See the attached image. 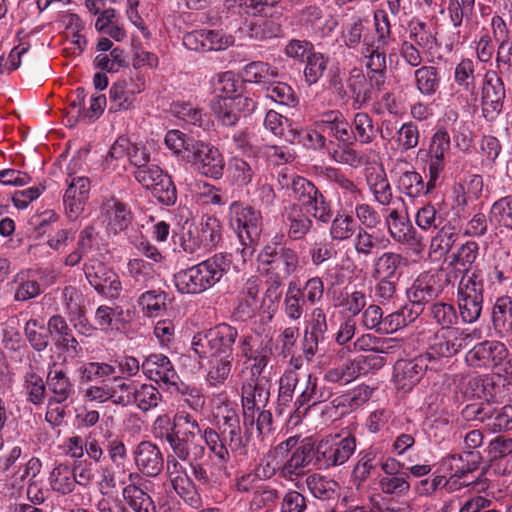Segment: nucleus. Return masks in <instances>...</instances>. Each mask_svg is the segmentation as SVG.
I'll use <instances>...</instances> for the list:
<instances>
[{
  "instance_id": "nucleus-1",
  "label": "nucleus",
  "mask_w": 512,
  "mask_h": 512,
  "mask_svg": "<svg viewBox=\"0 0 512 512\" xmlns=\"http://www.w3.org/2000/svg\"><path fill=\"white\" fill-rule=\"evenodd\" d=\"M181 456L166 461V474L175 493L190 507L202 506L201 492L217 485L215 473L209 471L202 462L206 449H200L195 455Z\"/></svg>"
},
{
  "instance_id": "nucleus-2",
  "label": "nucleus",
  "mask_w": 512,
  "mask_h": 512,
  "mask_svg": "<svg viewBox=\"0 0 512 512\" xmlns=\"http://www.w3.org/2000/svg\"><path fill=\"white\" fill-rule=\"evenodd\" d=\"M232 254L219 252L174 274V284L181 294L198 295L214 287L230 271Z\"/></svg>"
},
{
  "instance_id": "nucleus-3",
  "label": "nucleus",
  "mask_w": 512,
  "mask_h": 512,
  "mask_svg": "<svg viewBox=\"0 0 512 512\" xmlns=\"http://www.w3.org/2000/svg\"><path fill=\"white\" fill-rule=\"evenodd\" d=\"M284 234L273 237L257 255L258 268L262 275L285 281L301 270L300 256L296 249L281 245Z\"/></svg>"
},
{
  "instance_id": "nucleus-4",
  "label": "nucleus",
  "mask_w": 512,
  "mask_h": 512,
  "mask_svg": "<svg viewBox=\"0 0 512 512\" xmlns=\"http://www.w3.org/2000/svg\"><path fill=\"white\" fill-rule=\"evenodd\" d=\"M484 279L479 270L461 276L456 292L457 312L464 324L476 323L484 305Z\"/></svg>"
},
{
  "instance_id": "nucleus-5",
  "label": "nucleus",
  "mask_w": 512,
  "mask_h": 512,
  "mask_svg": "<svg viewBox=\"0 0 512 512\" xmlns=\"http://www.w3.org/2000/svg\"><path fill=\"white\" fill-rule=\"evenodd\" d=\"M238 337V329L223 322L197 332L192 338L191 347L200 359H205L210 354L234 356Z\"/></svg>"
},
{
  "instance_id": "nucleus-6",
  "label": "nucleus",
  "mask_w": 512,
  "mask_h": 512,
  "mask_svg": "<svg viewBox=\"0 0 512 512\" xmlns=\"http://www.w3.org/2000/svg\"><path fill=\"white\" fill-rule=\"evenodd\" d=\"M203 427L198 420L185 410H179L173 415V432L170 437L169 447L172 451L166 461H173L174 457L195 455L200 449L205 448L198 436H201Z\"/></svg>"
},
{
  "instance_id": "nucleus-7",
  "label": "nucleus",
  "mask_w": 512,
  "mask_h": 512,
  "mask_svg": "<svg viewBox=\"0 0 512 512\" xmlns=\"http://www.w3.org/2000/svg\"><path fill=\"white\" fill-rule=\"evenodd\" d=\"M292 197L302 210L318 223L328 224L334 214L333 203L309 179L298 176L290 183Z\"/></svg>"
},
{
  "instance_id": "nucleus-8",
  "label": "nucleus",
  "mask_w": 512,
  "mask_h": 512,
  "mask_svg": "<svg viewBox=\"0 0 512 512\" xmlns=\"http://www.w3.org/2000/svg\"><path fill=\"white\" fill-rule=\"evenodd\" d=\"M477 331L467 328L438 329L431 338L425 351L429 357L439 362V372L444 369V359H449L459 354L474 339Z\"/></svg>"
},
{
  "instance_id": "nucleus-9",
  "label": "nucleus",
  "mask_w": 512,
  "mask_h": 512,
  "mask_svg": "<svg viewBox=\"0 0 512 512\" xmlns=\"http://www.w3.org/2000/svg\"><path fill=\"white\" fill-rule=\"evenodd\" d=\"M451 281V273L442 269L421 273L406 292L415 314H422L424 305L436 300Z\"/></svg>"
},
{
  "instance_id": "nucleus-10",
  "label": "nucleus",
  "mask_w": 512,
  "mask_h": 512,
  "mask_svg": "<svg viewBox=\"0 0 512 512\" xmlns=\"http://www.w3.org/2000/svg\"><path fill=\"white\" fill-rule=\"evenodd\" d=\"M427 371L439 372V362L425 352L412 358L398 359L393 366L392 381L397 390L411 391Z\"/></svg>"
},
{
  "instance_id": "nucleus-11",
  "label": "nucleus",
  "mask_w": 512,
  "mask_h": 512,
  "mask_svg": "<svg viewBox=\"0 0 512 512\" xmlns=\"http://www.w3.org/2000/svg\"><path fill=\"white\" fill-rule=\"evenodd\" d=\"M316 467L329 469L346 463L356 450V438L348 434L330 435L320 440L315 446Z\"/></svg>"
},
{
  "instance_id": "nucleus-12",
  "label": "nucleus",
  "mask_w": 512,
  "mask_h": 512,
  "mask_svg": "<svg viewBox=\"0 0 512 512\" xmlns=\"http://www.w3.org/2000/svg\"><path fill=\"white\" fill-rule=\"evenodd\" d=\"M222 240V226L220 221L210 215L201 218L199 225L190 226L187 232L180 236V247L188 254L199 250L215 248Z\"/></svg>"
},
{
  "instance_id": "nucleus-13",
  "label": "nucleus",
  "mask_w": 512,
  "mask_h": 512,
  "mask_svg": "<svg viewBox=\"0 0 512 512\" xmlns=\"http://www.w3.org/2000/svg\"><path fill=\"white\" fill-rule=\"evenodd\" d=\"M509 353L504 342L486 339L476 343L465 353L464 362L472 369H494L505 365Z\"/></svg>"
},
{
  "instance_id": "nucleus-14",
  "label": "nucleus",
  "mask_w": 512,
  "mask_h": 512,
  "mask_svg": "<svg viewBox=\"0 0 512 512\" xmlns=\"http://www.w3.org/2000/svg\"><path fill=\"white\" fill-rule=\"evenodd\" d=\"M499 74L495 70H487L479 89L482 115L487 121H494L503 111L506 89Z\"/></svg>"
},
{
  "instance_id": "nucleus-15",
  "label": "nucleus",
  "mask_w": 512,
  "mask_h": 512,
  "mask_svg": "<svg viewBox=\"0 0 512 512\" xmlns=\"http://www.w3.org/2000/svg\"><path fill=\"white\" fill-rule=\"evenodd\" d=\"M228 222L239 239L258 241L262 231V214L259 210L234 201L229 207Z\"/></svg>"
},
{
  "instance_id": "nucleus-16",
  "label": "nucleus",
  "mask_w": 512,
  "mask_h": 512,
  "mask_svg": "<svg viewBox=\"0 0 512 512\" xmlns=\"http://www.w3.org/2000/svg\"><path fill=\"white\" fill-rule=\"evenodd\" d=\"M191 162L195 170L212 179H220L224 174L225 161L220 150L210 143L200 140L190 148Z\"/></svg>"
},
{
  "instance_id": "nucleus-17",
  "label": "nucleus",
  "mask_w": 512,
  "mask_h": 512,
  "mask_svg": "<svg viewBox=\"0 0 512 512\" xmlns=\"http://www.w3.org/2000/svg\"><path fill=\"white\" fill-rule=\"evenodd\" d=\"M153 490L154 483L152 481L138 473L131 472L122 495L133 512H156V506L150 495Z\"/></svg>"
},
{
  "instance_id": "nucleus-18",
  "label": "nucleus",
  "mask_w": 512,
  "mask_h": 512,
  "mask_svg": "<svg viewBox=\"0 0 512 512\" xmlns=\"http://www.w3.org/2000/svg\"><path fill=\"white\" fill-rule=\"evenodd\" d=\"M137 473L142 477H157L164 469V455L160 447L149 440L138 443L132 451Z\"/></svg>"
},
{
  "instance_id": "nucleus-19",
  "label": "nucleus",
  "mask_w": 512,
  "mask_h": 512,
  "mask_svg": "<svg viewBox=\"0 0 512 512\" xmlns=\"http://www.w3.org/2000/svg\"><path fill=\"white\" fill-rule=\"evenodd\" d=\"M281 222L286 236L292 241L304 240L311 232L314 221L297 203H289L281 211Z\"/></svg>"
},
{
  "instance_id": "nucleus-20",
  "label": "nucleus",
  "mask_w": 512,
  "mask_h": 512,
  "mask_svg": "<svg viewBox=\"0 0 512 512\" xmlns=\"http://www.w3.org/2000/svg\"><path fill=\"white\" fill-rule=\"evenodd\" d=\"M141 370L150 381L159 386H166L167 389H171V385L179 380V375L171 360L161 353H153L146 357L141 364Z\"/></svg>"
},
{
  "instance_id": "nucleus-21",
  "label": "nucleus",
  "mask_w": 512,
  "mask_h": 512,
  "mask_svg": "<svg viewBox=\"0 0 512 512\" xmlns=\"http://www.w3.org/2000/svg\"><path fill=\"white\" fill-rule=\"evenodd\" d=\"M385 225L390 237L398 244L416 247L422 242V236L413 227L410 219L397 209L389 211L385 217Z\"/></svg>"
},
{
  "instance_id": "nucleus-22",
  "label": "nucleus",
  "mask_w": 512,
  "mask_h": 512,
  "mask_svg": "<svg viewBox=\"0 0 512 512\" xmlns=\"http://www.w3.org/2000/svg\"><path fill=\"white\" fill-rule=\"evenodd\" d=\"M256 107V103L251 98L233 99H212L210 108L216 119L224 126H235L240 117L241 112H252Z\"/></svg>"
},
{
  "instance_id": "nucleus-23",
  "label": "nucleus",
  "mask_w": 512,
  "mask_h": 512,
  "mask_svg": "<svg viewBox=\"0 0 512 512\" xmlns=\"http://www.w3.org/2000/svg\"><path fill=\"white\" fill-rule=\"evenodd\" d=\"M47 327L53 336L54 345L65 352L70 358H78L83 354V348L74 337L72 329L66 319L61 315H53L49 318Z\"/></svg>"
},
{
  "instance_id": "nucleus-24",
  "label": "nucleus",
  "mask_w": 512,
  "mask_h": 512,
  "mask_svg": "<svg viewBox=\"0 0 512 512\" xmlns=\"http://www.w3.org/2000/svg\"><path fill=\"white\" fill-rule=\"evenodd\" d=\"M66 183L68 187L63 196V205L67 217L75 220L84 211L90 192V180L79 176L67 179Z\"/></svg>"
},
{
  "instance_id": "nucleus-25",
  "label": "nucleus",
  "mask_w": 512,
  "mask_h": 512,
  "mask_svg": "<svg viewBox=\"0 0 512 512\" xmlns=\"http://www.w3.org/2000/svg\"><path fill=\"white\" fill-rule=\"evenodd\" d=\"M477 63L470 58H463L456 64L453 73L454 83L465 97L468 104L475 105L479 101V86L476 74Z\"/></svg>"
},
{
  "instance_id": "nucleus-26",
  "label": "nucleus",
  "mask_w": 512,
  "mask_h": 512,
  "mask_svg": "<svg viewBox=\"0 0 512 512\" xmlns=\"http://www.w3.org/2000/svg\"><path fill=\"white\" fill-rule=\"evenodd\" d=\"M101 214L107 221V229L113 234L125 231L133 220L130 206L114 196L103 200Z\"/></svg>"
},
{
  "instance_id": "nucleus-27",
  "label": "nucleus",
  "mask_w": 512,
  "mask_h": 512,
  "mask_svg": "<svg viewBox=\"0 0 512 512\" xmlns=\"http://www.w3.org/2000/svg\"><path fill=\"white\" fill-rule=\"evenodd\" d=\"M343 39L349 49L360 46V51H363L374 45V33L369 18L353 16L344 28Z\"/></svg>"
},
{
  "instance_id": "nucleus-28",
  "label": "nucleus",
  "mask_w": 512,
  "mask_h": 512,
  "mask_svg": "<svg viewBox=\"0 0 512 512\" xmlns=\"http://www.w3.org/2000/svg\"><path fill=\"white\" fill-rule=\"evenodd\" d=\"M427 178V182H424L420 173L415 170H407L398 176L396 188L410 198L429 195L436 189L440 177L431 178V170H428Z\"/></svg>"
},
{
  "instance_id": "nucleus-29",
  "label": "nucleus",
  "mask_w": 512,
  "mask_h": 512,
  "mask_svg": "<svg viewBox=\"0 0 512 512\" xmlns=\"http://www.w3.org/2000/svg\"><path fill=\"white\" fill-rule=\"evenodd\" d=\"M346 86L350 91L352 108L355 110L365 107L372 100L373 90L376 89L369 76L365 75L363 70L358 67L350 70Z\"/></svg>"
},
{
  "instance_id": "nucleus-30",
  "label": "nucleus",
  "mask_w": 512,
  "mask_h": 512,
  "mask_svg": "<svg viewBox=\"0 0 512 512\" xmlns=\"http://www.w3.org/2000/svg\"><path fill=\"white\" fill-rule=\"evenodd\" d=\"M451 139L445 128H439L432 135L426 154L428 156V170L432 177H440L446 166L445 155L449 152Z\"/></svg>"
},
{
  "instance_id": "nucleus-31",
  "label": "nucleus",
  "mask_w": 512,
  "mask_h": 512,
  "mask_svg": "<svg viewBox=\"0 0 512 512\" xmlns=\"http://www.w3.org/2000/svg\"><path fill=\"white\" fill-rule=\"evenodd\" d=\"M387 47L372 45L369 48L360 51L365 60V67L368 70L367 75L376 86V90L383 89L387 78Z\"/></svg>"
},
{
  "instance_id": "nucleus-32",
  "label": "nucleus",
  "mask_w": 512,
  "mask_h": 512,
  "mask_svg": "<svg viewBox=\"0 0 512 512\" xmlns=\"http://www.w3.org/2000/svg\"><path fill=\"white\" fill-rule=\"evenodd\" d=\"M260 172L259 159L248 156L242 158L234 156L229 159L227 174L230 181L237 187H247L252 184L253 180Z\"/></svg>"
},
{
  "instance_id": "nucleus-33",
  "label": "nucleus",
  "mask_w": 512,
  "mask_h": 512,
  "mask_svg": "<svg viewBox=\"0 0 512 512\" xmlns=\"http://www.w3.org/2000/svg\"><path fill=\"white\" fill-rule=\"evenodd\" d=\"M46 384L51 393L49 398H51L53 402H65L75 394L74 383L67 372L58 367L55 362L48 367Z\"/></svg>"
},
{
  "instance_id": "nucleus-34",
  "label": "nucleus",
  "mask_w": 512,
  "mask_h": 512,
  "mask_svg": "<svg viewBox=\"0 0 512 512\" xmlns=\"http://www.w3.org/2000/svg\"><path fill=\"white\" fill-rule=\"evenodd\" d=\"M134 316L132 309L124 310L122 307H110L108 305H100L97 307L94 315L95 323L101 331L108 332L112 330H120L130 324Z\"/></svg>"
},
{
  "instance_id": "nucleus-35",
  "label": "nucleus",
  "mask_w": 512,
  "mask_h": 512,
  "mask_svg": "<svg viewBox=\"0 0 512 512\" xmlns=\"http://www.w3.org/2000/svg\"><path fill=\"white\" fill-rule=\"evenodd\" d=\"M261 280L257 277H250L244 284L239 303L234 314L241 320L251 319L259 308H262L259 293Z\"/></svg>"
},
{
  "instance_id": "nucleus-36",
  "label": "nucleus",
  "mask_w": 512,
  "mask_h": 512,
  "mask_svg": "<svg viewBox=\"0 0 512 512\" xmlns=\"http://www.w3.org/2000/svg\"><path fill=\"white\" fill-rule=\"evenodd\" d=\"M333 395L332 389L325 383L319 384L316 376L309 374L306 381L305 389L296 398L293 405L295 412H299L300 408L307 406L304 413L308 408L316 404L328 401Z\"/></svg>"
},
{
  "instance_id": "nucleus-37",
  "label": "nucleus",
  "mask_w": 512,
  "mask_h": 512,
  "mask_svg": "<svg viewBox=\"0 0 512 512\" xmlns=\"http://www.w3.org/2000/svg\"><path fill=\"white\" fill-rule=\"evenodd\" d=\"M494 334L499 339H507L512 335V299L501 296L496 299L491 312Z\"/></svg>"
},
{
  "instance_id": "nucleus-38",
  "label": "nucleus",
  "mask_w": 512,
  "mask_h": 512,
  "mask_svg": "<svg viewBox=\"0 0 512 512\" xmlns=\"http://www.w3.org/2000/svg\"><path fill=\"white\" fill-rule=\"evenodd\" d=\"M407 260L396 252H384L373 260L372 278L374 280L400 279L402 268Z\"/></svg>"
},
{
  "instance_id": "nucleus-39",
  "label": "nucleus",
  "mask_w": 512,
  "mask_h": 512,
  "mask_svg": "<svg viewBox=\"0 0 512 512\" xmlns=\"http://www.w3.org/2000/svg\"><path fill=\"white\" fill-rule=\"evenodd\" d=\"M211 88L213 99H233L248 98L242 95V81L232 71L218 73L212 77Z\"/></svg>"
},
{
  "instance_id": "nucleus-40",
  "label": "nucleus",
  "mask_w": 512,
  "mask_h": 512,
  "mask_svg": "<svg viewBox=\"0 0 512 512\" xmlns=\"http://www.w3.org/2000/svg\"><path fill=\"white\" fill-rule=\"evenodd\" d=\"M365 180L373 200L381 206H390L393 202V190L383 168L368 170Z\"/></svg>"
},
{
  "instance_id": "nucleus-41",
  "label": "nucleus",
  "mask_w": 512,
  "mask_h": 512,
  "mask_svg": "<svg viewBox=\"0 0 512 512\" xmlns=\"http://www.w3.org/2000/svg\"><path fill=\"white\" fill-rule=\"evenodd\" d=\"M270 399V385L264 378H250L241 386V404L264 409Z\"/></svg>"
},
{
  "instance_id": "nucleus-42",
  "label": "nucleus",
  "mask_w": 512,
  "mask_h": 512,
  "mask_svg": "<svg viewBox=\"0 0 512 512\" xmlns=\"http://www.w3.org/2000/svg\"><path fill=\"white\" fill-rule=\"evenodd\" d=\"M436 234L430 241V254L438 258L446 256L460 236V228L454 221L447 220L445 223L436 228Z\"/></svg>"
},
{
  "instance_id": "nucleus-43",
  "label": "nucleus",
  "mask_w": 512,
  "mask_h": 512,
  "mask_svg": "<svg viewBox=\"0 0 512 512\" xmlns=\"http://www.w3.org/2000/svg\"><path fill=\"white\" fill-rule=\"evenodd\" d=\"M476 455L472 452L451 454L442 458L438 465V471L443 473H456L465 479H475L472 475L478 469Z\"/></svg>"
},
{
  "instance_id": "nucleus-44",
  "label": "nucleus",
  "mask_w": 512,
  "mask_h": 512,
  "mask_svg": "<svg viewBox=\"0 0 512 512\" xmlns=\"http://www.w3.org/2000/svg\"><path fill=\"white\" fill-rule=\"evenodd\" d=\"M315 446L311 443H302L293 451L290 458L280 468L281 476L291 478L304 473V468L312 461L316 466Z\"/></svg>"
},
{
  "instance_id": "nucleus-45",
  "label": "nucleus",
  "mask_w": 512,
  "mask_h": 512,
  "mask_svg": "<svg viewBox=\"0 0 512 512\" xmlns=\"http://www.w3.org/2000/svg\"><path fill=\"white\" fill-rule=\"evenodd\" d=\"M314 124L322 132L329 131V134L338 141L350 138V124L339 110H328L321 113Z\"/></svg>"
},
{
  "instance_id": "nucleus-46",
  "label": "nucleus",
  "mask_w": 512,
  "mask_h": 512,
  "mask_svg": "<svg viewBox=\"0 0 512 512\" xmlns=\"http://www.w3.org/2000/svg\"><path fill=\"white\" fill-rule=\"evenodd\" d=\"M379 450L377 447L370 446L358 453V460L352 471V481L356 489H361L367 479L370 477L380 463Z\"/></svg>"
},
{
  "instance_id": "nucleus-47",
  "label": "nucleus",
  "mask_w": 512,
  "mask_h": 512,
  "mask_svg": "<svg viewBox=\"0 0 512 512\" xmlns=\"http://www.w3.org/2000/svg\"><path fill=\"white\" fill-rule=\"evenodd\" d=\"M483 177L480 174H467L461 182L454 187V203L457 208L464 210L469 202L479 199L483 192Z\"/></svg>"
},
{
  "instance_id": "nucleus-48",
  "label": "nucleus",
  "mask_w": 512,
  "mask_h": 512,
  "mask_svg": "<svg viewBox=\"0 0 512 512\" xmlns=\"http://www.w3.org/2000/svg\"><path fill=\"white\" fill-rule=\"evenodd\" d=\"M426 316L439 329H456L460 320L456 306L442 300L432 302L427 308Z\"/></svg>"
},
{
  "instance_id": "nucleus-49",
  "label": "nucleus",
  "mask_w": 512,
  "mask_h": 512,
  "mask_svg": "<svg viewBox=\"0 0 512 512\" xmlns=\"http://www.w3.org/2000/svg\"><path fill=\"white\" fill-rule=\"evenodd\" d=\"M206 359H208L207 383L213 387L223 385L230 376L234 356L210 354Z\"/></svg>"
},
{
  "instance_id": "nucleus-50",
  "label": "nucleus",
  "mask_w": 512,
  "mask_h": 512,
  "mask_svg": "<svg viewBox=\"0 0 512 512\" xmlns=\"http://www.w3.org/2000/svg\"><path fill=\"white\" fill-rule=\"evenodd\" d=\"M417 91L424 97H433L440 89L441 76L437 67L422 65L414 71Z\"/></svg>"
},
{
  "instance_id": "nucleus-51",
  "label": "nucleus",
  "mask_w": 512,
  "mask_h": 512,
  "mask_svg": "<svg viewBox=\"0 0 512 512\" xmlns=\"http://www.w3.org/2000/svg\"><path fill=\"white\" fill-rule=\"evenodd\" d=\"M405 37L422 48L423 51H431L438 45L437 33L427 22L419 19L411 20L408 23V36Z\"/></svg>"
},
{
  "instance_id": "nucleus-52",
  "label": "nucleus",
  "mask_w": 512,
  "mask_h": 512,
  "mask_svg": "<svg viewBox=\"0 0 512 512\" xmlns=\"http://www.w3.org/2000/svg\"><path fill=\"white\" fill-rule=\"evenodd\" d=\"M489 456L492 467L497 471L501 470L502 462H505V467L502 469V474H509L512 472V438L497 437L489 444Z\"/></svg>"
},
{
  "instance_id": "nucleus-53",
  "label": "nucleus",
  "mask_w": 512,
  "mask_h": 512,
  "mask_svg": "<svg viewBox=\"0 0 512 512\" xmlns=\"http://www.w3.org/2000/svg\"><path fill=\"white\" fill-rule=\"evenodd\" d=\"M73 478V471L70 469L69 464H57L49 475L51 490L61 496L71 494L77 486V483Z\"/></svg>"
},
{
  "instance_id": "nucleus-54",
  "label": "nucleus",
  "mask_w": 512,
  "mask_h": 512,
  "mask_svg": "<svg viewBox=\"0 0 512 512\" xmlns=\"http://www.w3.org/2000/svg\"><path fill=\"white\" fill-rule=\"evenodd\" d=\"M299 382V377L294 371H285L279 379V389L277 397L276 412L282 415L286 412L291 414L289 410L293 398L296 386Z\"/></svg>"
},
{
  "instance_id": "nucleus-55",
  "label": "nucleus",
  "mask_w": 512,
  "mask_h": 512,
  "mask_svg": "<svg viewBox=\"0 0 512 512\" xmlns=\"http://www.w3.org/2000/svg\"><path fill=\"white\" fill-rule=\"evenodd\" d=\"M109 112L117 113L127 111L134 106L136 100L126 80H119L112 84L109 90Z\"/></svg>"
},
{
  "instance_id": "nucleus-56",
  "label": "nucleus",
  "mask_w": 512,
  "mask_h": 512,
  "mask_svg": "<svg viewBox=\"0 0 512 512\" xmlns=\"http://www.w3.org/2000/svg\"><path fill=\"white\" fill-rule=\"evenodd\" d=\"M200 438L204 442L202 444L205 449H208L220 464L226 465L230 461V451L217 429L210 426L203 427Z\"/></svg>"
},
{
  "instance_id": "nucleus-57",
  "label": "nucleus",
  "mask_w": 512,
  "mask_h": 512,
  "mask_svg": "<svg viewBox=\"0 0 512 512\" xmlns=\"http://www.w3.org/2000/svg\"><path fill=\"white\" fill-rule=\"evenodd\" d=\"M305 306L306 303L300 295L299 281H290L282 303L285 316L291 321H297L305 313Z\"/></svg>"
},
{
  "instance_id": "nucleus-58",
  "label": "nucleus",
  "mask_w": 512,
  "mask_h": 512,
  "mask_svg": "<svg viewBox=\"0 0 512 512\" xmlns=\"http://www.w3.org/2000/svg\"><path fill=\"white\" fill-rule=\"evenodd\" d=\"M349 131L355 141L366 145L375 140L378 128L374 126L373 118L368 113L357 112L350 124Z\"/></svg>"
},
{
  "instance_id": "nucleus-59",
  "label": "nucleus",
  "mask_w": 512,
  "mask_h": 512,
  "mask_svg": "<svg viewBox=\"0 0 512 512\" xmlns=\"http://www.w3.org/2000/svg\"><path fill=\"white\" fill-rule=\"evenodd\" d=\"M306 484L311 494L322 501L334 499L339 489L336 480L316 473L306 478Z\"/></svg>"
},
{
  "instance_id": "nucleus-60",
  "label": "nucleus",
  "mask_w": 512,
  "mask_h": 512,
  "mask_svg": "<svg viewBox=\"0 0 512 512\" xmlns=\"http://www.w3.org/2000/svg\"><path fill=\"white\" fill-rule=\"evenodd\" d=\"M167 293L160 289L143 292L137 299V304L146 317H157L166 310Z\"/></svg>"
},
{
  "instance_id": "nucleus-61",
  "label": "nucleus",
  "mask_w": 512,
  "mask_h": 512,
  "mask_svg": "<svg viewBox=\"0 0 512 512\" xmlns=\"http://www.w3.org/2000/svg\"><path fill=\"white\" fill-rule=\"evenodd\" d=\"M47 384L43 378L33 370L25 373L23 376V391L27 402L41 406L46 399Z\"/></svg>"
},
{
  "instance_id": "nucleus-62",
  "label": "nucleus",
  "mask_w": 512,
  "mask_h": 512,
  "mask_svg": "<svg viewBox=\"0 0 512 512\" xmlns=\"http://www.w3.org/2000/svg\"><path fill=\"white\" fill-rule=\"evenodd\" d=\"M133 392L132 405H136L143 412L156 408L163 400V396L158 388L152 384L136 385Z\"/></svg>"
},
{
  "instance_id": "nucleus-63",
  "label": "nucleus",
  "mask_w": 512,
  "mask_h": 512,
  "mask_svg": "<svg viewBox=\"0 0 512 512\" xmlns=\"http://www.w3.org/2000/svg\"><path fill=\"white\" fill-rule=\"evenodd\" d=\"M489 221L501 228L512 231V194L494 201L489 211Z\"/></svg>"
},
{
  "instance_id": "nucleus-64",
  "label": "nucleus",
  "mask_w": 512,
  "mask_h": 512,
  "mask_svg": "<svg viewBox=\"0 0 512 512\" xmlns=\"http://www.w3.org/2000/svg\"><path fill=\"white\" fill-rule=\"evenodd\" d=\"M329 223V235L332 240L338 242L350 239L354 236L358 227L351 215L340 212L335 216L333 215Z\"/></svg>"
}]
</instances>
